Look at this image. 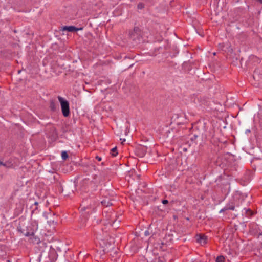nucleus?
Returning <instances> with one entry per match:
<instances>
[{"mask_svg":"<svg viewBox=\"0 0 262 262\" xmlns=\"http://www.w3.org/2000/svg\"><path fill=\"white\" fill-rule=\"evenodd\" d=\"M244 201V196L239 192H236L233 196V200L230 201L225 206V209L234 210L235 207H238Z\"/></svg>","mask_w":262,"mask_h":262,"instance_id":"f257e3e1","label":"nucleus"},{"mask_svg":"<svg viewBox=\"0 0 262 262\" xmlns=\"http://www.w3.org/2000/svg\"><path fill=\"white\" fill-rule=\"evenodd\" d=\"M58 99L60 103L61 111L64 117H67L70 115L69 102L61 96H58Z\"/></svg>","mask_w":262,"mask_h":262,"instance_id":"f03ea898","label":"nucleus"},{"mask_svg":"<svg viewBox=\"0 0 262 262\" xmlns=\"http://www.w3.org/2000/svg\"><path fill=\"white\" fill-rule=\"evenodd\" d=\"M129 35L133 39H139L143 36L141 29L138 27H134V30L129 33Z\"/></svg>","mask_w":262,"mask_h":262,"instance_id":"7ed1b4c3","label":"nucleus"},{"mask_svg":"<svg viewBox=\"0 0 262 262\" xmlns=\"http://www.w3.org/2000/svg\"><path fill=\"white\" fill-rule=\"evenodd\" d=\"M96 206H97V203L94 204L93 205L90 204V205L87 206L86 207H85V206L82 207V206H81V211H86V213L88 214H89L90 213H91L92 211H95Z\"/></svg>","mask_w":262,"mask_h":262,"instance_id":"20e7f679","label":"nucleus"},{"mask_svg":"<svg viewBox=\"0 0 262 262\" xmlns=\"http://www.w3.org/2000/svg\"><path fill=\"white\" fill-rule=\"evenodd\" d=\"M82 29V28H76V27L73 26H66L63 27L62 30V31H67L70 32H76L78 30H80Z\"/></svg>","mask_w":262,"mask_h":262,"instance_id":"39448f33","label":"nucleus"},{"mask_svg":"<svg viewBox=\"0 0 262 262\" xmlns=\"http://www.w3.org/2000/svg\"><path fill=\"white\" fill-rule=\"evenodd\" d=\"M197 241L198 243L201 244V245H205L207 243V237L204 235H199L198 238H197Z\"/></svg>","mask_w":262,"mask_h":262,"instance_id":"423d86ee","label":"nucleus"},{"mask_svg":"<svg viewBox=\"0 0 262 262\" xmlns=\"http://www.w3.org/2000/svg\"><path fill=\"white\" fill-rule=\"evenodd\" d=\"M111 154L113 157H115L118 155V152H117V149L116 147H115L111 149Z\"/></svg>","mask_w":262,"mask_h":262,"instance_id":"0eeeda50","label":"nucleus"},{"mask_svg":"<svg viewBox=\"0 0 262 262\" xmlns=\"http://www.w3.org/2000/svg\"><path fill=\"white\" fill-rule=\"evenodd\" d=\"M24 235L25 236H30V239H32V237H34V232H27L26 233H25L24 234Z\"/></svg>","mask_w":262,"mask_h":262,"instance_id":"6e6552de","label":"nucleus"},{"mask_svg":"<svg viewBox=\"0 0 262 262\" xmlns=\"http://www.w3.org/2000/svg\"><path fill=\"white\" fill-rule=\"evenodd\" d=\"M225 258L223 256H217L216 258V262H224Z\"/></svg>","mask_w":262,"mask_h":262,"instance_id":"1a4fd4ad","label":"nucleus"},{"mask_svg":"<svg viewBox=\"0 0 262 262\" xmlns=\"http://www.w3.org/2000/svg\"><path fill=\"white\" fill-rule=\"evenodd\" d=\"M31 240H32V242L36 244H38L40 242L39 238L35 236V235L34 236V237H32V239Z\"/></svg>","mask_w":262,"mask_h":262,"instance_id":"9d476101","label":"nucleus"},{"mask_svg":"<svg viewBox=\"0 0 262 262\" xmlns=\"http://www.w3.org/2000/svg\"><path fill=\"white\" fill-rule=\"evenodd\" d=\"M50 108L53 111H54L56 110V104L53 101H51L50 102Z\"/></svg>","mask_w":262,"mask_h":262,"instance_id":"9b49d317","label":"nucleus"},{"mask_svg":"<svg viewBox=\"0 0 262 262\" xmlns=\"http://www.w3.org/2000/svg\"><path fill=\"white\" fill-rule=\"evenodd\" d=\"M61 157L63 160H66L67 158H68V155L66 151H64L61 153Z\"/></svg>","mask_w":262,"mask_h":262,"instance_id":"f8f14e48","label":"nucleus"},{"mask_svg":"<svg viewBox=\"0 0 262 262\" xmlns=\"http://www.w3.org/2000/svg\"><path fill=\"white\" fill-rule=\"evenodd\" d=\"M0 166H3L5 167H7V168H9V167H10V166L8 164V163L7 162H3L2 161H0Z\"/></svg>","mask_w":262,"mask_h":262,"instance_id":"ddd939ff","label":"nucleus"},{"mask_svg":"<svg viewBox=\"0 0 262 262\" xmlns=\"http://www.w3.org/2000/svg\"><path fill=\"white\" fill-rule=\"evenodd\" d=\"M50 254H51H51H53V255H54V257H55V258H52V259L53 260H56V259H57V253H56L54 250H53L52 251H51V252H50Z\"/></svg>","mask_w":262,"mask_h":262,"instance_id":"4468645a","label":"nucleus"},{"mask_svg":"<svg viewBox=\"0 0 262 262\" xmlns=\"http://www.w3.org/2000/svg\"><path fill=\"white\" fill-rule=\"evenodd\" d=\"M101 203L102 204H103L104 206H111L112 205V203H110L109 202H107V204H106V200H103L101 202Z\"/></svg>","mask_w":262,"mask_h":262,"instance_id":"2eb2a0df","label":"nucleus"},{"mask_svg":"<svg viewBox=\"0 0 262 262\" xmlns=\"http://www.w3.org/2000/svg\"><path fill=\"white\" fill-rule=\"evenodd\" d=\"M137 7L138 9H142L144 7V5L142 3H140L138 4Z\"/></svg>","mask_w":262,"mask_h":262,"instance_id":"dca6fc26","label":"nucleus"},{"mask_svg":"<svg viewBox=\"0 0 262 262\" xmlns=\"http://www.w3.org/2000/svg\"><path fill=\"white\" fill-rule=\"evenodd\" d=\"M162 203L163 204L165 205V204H167L168 203V201L167 200H162Z\"/></svg>","mask_w":262,"mask_h":262,"instance_id":"f3484780","label":"nucleus"},{"mask_svg":"<svg viewBox=\"0 0 262 262\" xmlns=\"http://www.w3.org/2000/svg\"><path fill=\"white\" fill-rule=\"evenodd\" d=\"M144 235L145 236H148L149 235V231L148 230L145 231V232H144Z\"/></svg>","mask_w":262,"mask_h":262,"instance_id":"a211bd4d","label":"nucleus"},{"mask_svg":"<svg viewBox=\"0 0 262 262\" xmlns=\"http://www.w3.org/2000/svg\"><path fill=\"white\" fill-rule=\"evenodd\" d=\"M96 159H97L98 161H101L102 160L101 158L99 156H96Z\"/></svg>","mask_w":262,"mask_h":262,"instance_id":"6ab92c4d","label":"nucleus"},{"mask_svg":"<svg viewBox=\"0 0 262 262\" xmlns=\"http://www.w3.org/2000/svg\"><path fill=\"white\" fill-rule=\"evenodd\" d=\"M226 210H227V209H225V207H224L223 209H222L220 210V212H224V211H226Z\"/></svg>","mask_w":262,"mask_h":262,"instance_id":"aec40b11","label":"nucleus"},{"mask_svg":"<svg viewBox=\"0 0 262 262\" xmlns=\"http://www.w3.org/2000/svg\"><path fill=\"white\" fill-rule=\"evenodd\" d=\"M256 1H257L258 2H259V3H260L261 4H262V0H256Z\"/></svg>","mask_w":262,"mask_h":262,"instance_id":"412c9836","label":"nucleus"},{"mask_svg":"<svg viewBox=\"0 0 262 262\" xmlns=\"http://www.w3.org/2000/svg\"><path fill=\"white\" fill-rule=\"evenodd\" d=\"M18 230L19 231H20L21 233H23V231L20 230V229L19 228V227H18Z\"/></svg>","mask_w":262,"mask_h":262,"instance_id":"4be33fe9","label":"nucleus"},{"mask_svg":"<svg viewBox=\"0 0 262 262\" xmlns=\"http://www.w3.org/2000/svg\"><path fill=\"white\" fill-rule=\"evenodd\" d=\"M97 238H99L100 239H103L102 238H100V237H98V236H97Z\"/></svg>","mask_w":262,"mask_h":262,"instance_id":"5701e85b","label":"nucleus"},{"mask_svg":"<svg viewBox=\"0 0 262 262\" xmlns=\"http://www.w3.org/2000/svg\"><path fill=\"white\" fill-rule=\"evenodd\" d=\"M124 141H125V139H123L122 140V143H123V142H124Z\"/></svg>","mask_w":262,"mask_h":262,"instance_id":"b1692460","label":"nucleus"},{"mask_svg":"<svg viewBox=\"0 0 262 262\" xmlns=\"http://www.w3.org/2000/svg\"><path fill=\"white\" fill-rule=\"evenodd\" d=\"M34 204L37 205H38V203H37V202H35V203H34Z\"/></svg>","mask_w":262,"mask_h":262,"instance_id":"393cba45","label":"nucleus"},{"mask_svg":"<svg viewBox=\"0 0 262 262\" xmlns=\"http://www.w3.org/2000/svg\"><path fill=\"white\" fill-rule=\"evenodd\" d=\"M7 262H10V261L9 260H7Z\"/></svg>","mask_w":262,"mask_h":262,"instance_id":"a878e982","label":"nucleus"},{"mask_svg":"<svg viewBox=\"0 0 262 262\" xmlns=\"http://www.w3.org/2000/svg\"><path fill=\"white\" fill-rule=\"evenodd\" d=\"M159 262H162V261H161L160 260H159Z\"/></svg>","mask_w":262,"mask_h":262,"instance_id":"bb28decb","label":"nucleus"}]
</instances>
